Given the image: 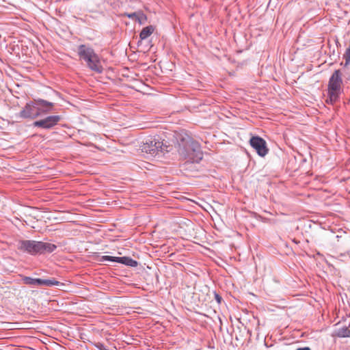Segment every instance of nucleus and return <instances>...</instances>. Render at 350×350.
<instances>
[{"label": "nucleus", "mask_w": 350, "mask_h": 350, "mask_svg": "<svg viewBox=\"0 0 350 350\" xmlns=\"http://www.w3.org/2000/svg\"><path fill=\"white\" fill-rule=\"evenodd\" d=\"M85 62L87 66L92 71L97 73H101L103 72V68L100 58L96 53H93L91 57L88 58Z\"/></svg>", "instance_id": "9"}, {"label": "nucleus", "mask_w": 350, "mask_h": 350, "mask_svg": "<svg viewBox=\"0 0 350 350\" xmlns=\"http://www.w3.org/2000/svg\"><path fill=\"white\" fill-rule=\"evenodd\" d=\"M342 92V74L339 70H335L329 78L328 82V98L326 102L328 104H334L339 98Z\"/></svg>", "instance_id": "4"}, {"label": "nucleus", "mask_w": 350, "mask_h": 350, "mask_svg": "<svg viewBox=\"0 0 350 350\" xmlns=\"http://www.w3.org/2000/svg\"><path fill=\"white\" fill-rule=\"evenodd\" d=\"M103 347H104L103 345H101V347H100V350H105Z\"/></svg>", "instance_id": "19"}, {"label": "nucleus", "mask_w": 350, "mask_h": 350, "mask_svg": "<svg viewBox=\"0 0 350 350\" xmlns=\"http://www.w3.org/2000/svg\"><path fill=\"white\" fill-rule=\"evenodd\" d=\"M59 284H60V282L55 280V279H50V280H43L42 279V286H55V285H59Z\"/></svg>", "instance_id": "14"}, {"label": "nucleus", "mask_w": 350, "mask_h": 350, "mask_svg": "<svg viewBox=\"0 0 350 350\" xmlns=\"http://www.w3.org/2000/svg\"><path fill=\"white\" fill-rule=\"evenodd\" d=\"M56 245L50 243L33 240H22L18 242V249L31 255L53 252Z\"/></svg>", "instance_id": "2"}, {"label": "nucleus", "mask_w": 350, "mask_h": 350, "mask_svg": "<svg viewBox=\"0 0 350 350\" xmlns=\"http://www.w3.org/2000/svg\"><path fill=\"white\" fill-rule=\"evenodd\" d=\"M350 1V0H349Z\"/></svg>", "instance_id": "20"}, {"label": "nucleus", "mask_w": 350, "mask_h": 350, "mask_svg": "<svg viewBox=\"0 0 350 350\" xmlns=\"http://www.w3.org/2000/svg\"><path fill=\"white\" fill-rule=\"evenodd\" d=\"M178 153L183 159L190 163H199L203 157L198 142L191 139L179 144Z\"/></svg>", "instance_id": "1"}, {"label": "nucleus", "mask_w": 350, "mask_h": 350, "mask_svg": "<svg viewBox=\"0 0 350 350\" xmlns=\"http://www.w3.org/2000/svg\"><path fill=\"white\" fill-rule=\"evenodd\" d=\"M146 21V16L143 12H139L135 21H137L140 25H144Z\"/></svg>", "instance_id": "15"}, {"label": "nucleus", "mask_w": 350, "mask_h": 350, "mask_svg": "<svg viewBox=\"0 0 350 350\" xmlns=\"http://www.w3.org/2000/svg\"><path fill=\"white\" fill-rule=\"evenodd\" d=\"M102 260L118 262L132 267H135L137 265V262L136 260L126 256L114 257L110 256H102Z\"/></svg>", "instance_id": "8"}, {"label": "nucleus", "mask_w": 350, "mask_h": 350, "mask_svg": "<svg viewBox=\"0 0 350 350\" xmlns=\"http://www.w3.org/2000/svg\"><path fill=\"white\" fill-rule=\"evenodd\" d=\"M94 51L92 48L86 46L85 44H81L78 46L77 53L79 58L84 62L91 57L92 55L94 53Z\"/></svg>", "instance_id": "10"}, {"label": "nucleus", "mask_w": 350, "mask_h": 350, "mask_svg": "<svg viewBox=\"0 0 350 350\" xmlns=\"http://www.w3.org/2000/svg\"><path fill=\"white\" fill-rule=\"evenodd\" d=\"M137 14H138V12H133V13H130V14H126V16L128 18L135 21L136 18L137 16Z\"/></svg>", "instance_id": "16"}, {"label": "nucleus", "mask_w": 350, "mask_h": 350, "mask_svg": "<svg viewBox=\"0 0 350 350\" xmlns=\"http://www.w3.org/2000/svg\"><path fill=\"white\" fill-rule=\"evenodd\" d=\"M141 149L146 153L156 154L159 152L167 150V146H164L159 139L151 137L146 139L141 146Z\"/></svg>", "instance_id": "5"}, {"label": "nucleus", "mask_w": 350, "mask_h": 350, "mask_svg": "<svg viewBox=\"0 0 350 350\" xmlns=\"http://www.w3.org/2000/svg\"><path fill=\"white\" fill-rule=\"evenodd\" d=\"M61 120V117L57 115L50 116L44 119L36 121L33 125L37 127H41L43 129H51L56 125Z\"/></svg>", "instance_id": "7"}, {"label": "nucleus", "mask_w": 350, "mask_h": 350, "mask_svg": "<svg viewBox=\"0 0 350 350\" xmlns=\"http://www.w3.org/2000/svg\"><path fill=\"white\" fill-rule=\"evenodd\" d=\"M336 334L338 337H350V329L347 327H344L339 329Z\"/></svg>", "instance_id": "13"}, {"label": "nucleus", "mask_w": 350, "mask_h": 350, "mask_svg": "<svg viewBox=\"0 0 350 350\" xmlns=\"http://www.w3.org/2000/svg\"><path fill=\"white\" fill-rule=\"evenodd\" d=\"M40 106L43 107L42 111L44 112L47 113L53 107V103L42 99L36 100L34 103H28L20 112L19 116L23 118L34 119L38 117L41 113Z\"/></svg>", "instance_id": "3"}, {"label": "nucleus", "mask_w": 350, "mask_h": 350, "mask_svg": "<svg viewBox=\"0 0 350 350\" xmlns=\"http://www.w3.org/2000/svg\"><path fill=\"white\" fill-rule=\"evenodd\" d=\"M215 299L218 303L221 302V297L219 295H217V294L215 295Z\"/></svg>", "instance_id": "17"}, {"label": "nucleus", "mask_w": 350, "mask_h": 350, "mask_svg": "<svg viewBox=\"0 0 350 350\" xmlns=\"http://www.w3.org/2000/svg\"><path fill=\"white\" fill-rule=\"evenodd\" d=\"M23 280L25 284L31 286H42V279L25 277Z\"/></svg>", "instance_id": "11"}, {"label": "nucleus", "mask_w": 350, "mask_h": 350, "mask_svg": "<svg viewBox=\"0 0 350 350\" xmlns=\"http://www.w3.org/2000/svg\"><path fill=\"white\" fill-rule=\"evenodd\" d=\"M297 350H310L309 347L298 348Z\"/></svg>", "instance_id": "18"}, {"label": "nucleus", "mask_w": 350, "mask_h": 350, "mask_svg": "<svg viewBox=\"0 0 350 350\" xmlns=\"http://www.w3.org/2000/svg\"><path fill=\"white\" fill-rule=\"evenodd\" d=\"M250 146L256 151L260 157H265L269 151L265 139L258 136H253L250 140Z\"/></svg>", "instance_id": "6"}, {"label": "nucleus", "mask_w": 350, "mask_h": 350, "mask_svg": "<svg viewBox=\"0 0 350 350\" xmlns=\"http://www.w3.org/2000/svg\"><path fill=\"white\" fill-rule=\"evenodd\" d=\"M154 28L152 25H150V26L143 28V29L141 31V32L139 33L140 39L141 40L146 39L154 32Z\"/></svg>", "instance_id": "12"}]
</instances>
